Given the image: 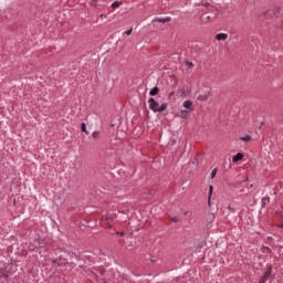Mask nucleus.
I'll return each mask as SVG.
<instances>
[{
  "mask_svg": "<svg viewBox=\"0 0 283 283\" xmlns=\"http://www.w3.org/2000/svg\"><path fill=\"white\" fill-rule=\"evenodd\" d=\"M270 251H271V249L264 248V253H269Z\"/></svg>",
  "mask_w": 283,
  "mask_h": 283,
  "instance_id": "nucleus-24",
  "label": "nucleus"
},
{
  "mask_svg": "<svg viewBox=\"0 0 283 283\" xmlns=\"http://www.w3.org/2000/svg\"><path fill=\"white\" fill-rule=\"evenodd\" d=\"M229 211H232V213L235 211L231 206H228Z\"/></svg>",
  "mask_w": 283,
  "mask_h": 283,
  "instance_id": "nucleus-22",
  "label": "nucleus"
},
{
  "mask_svg": "<svg viewBox=\"0 0 283 283\" xmlns=\"http://www.w3.org/2000/svg\"><path fill=\"white\" fill-rule=\"evenodd\" d=\"M120 6H123V2L120 1H115L112 3V8H120Z\"/></svg>",
  "mask_w": 283,
  "mask_h": 283,
  "instance_id": "nucleus-12",
  "label": "nucleus"
},
{
  "mask_svg": "<svg viewBox=\"0 0 283 283\" xmlns=\"http://www.w3.org/2000/svg\"><path fill=\"white\" fill-rule=\"evenodd\" d=\"M198 101H201V102L209 101V93L199 95Z\"/></svg>",
  "mask_w": 283,
  "mask_h": 283,
  "instance_id": "nucleus-8",
  "label": "nucleus"
},
{
  "mask_svg": "<svg viewBox=\"0 0 283 283\" xmlns=\"http://www.w3.org/2000/svg\"><path fill=\"white\" fill-rule=\"evenodd\" d=\"M170 220H171L172 222H178V217H172Z\"/></svg>",
  "mask_w": 283,
  "mask_h": 283,
  "instance_id": "nucleus-20",
  "label": "nucleus"
},
{
  "mask_svg": "<svg viewBox=\"0 0 283 283\" xmlns=\"http://www.w3.org/2000/svg\"><path fill=\"white\" fill-rule=\"evenodd\" d=\"M132 32H133V30H132V29H129V30L125 31L126 36H130Z\"/></svg>",
  "mask_w": 283,
  "mask_h": 283,
  "instance_id": "nucleus-17",
  "label": "nucleus"
},
{
  "mask_svg": "<svg viewBox=\"0 0 283 283\" xmlns=\"http://www.w3.org/2000/svg\"><path fill=\"white\" fill-rule=\"evenodd\" d=\"M93 1V3H96V0H92Z\"/></svg>",
  "mask_w": 283,
  "mask_h": 283,
  "instance_id": "nucleus-25",
  "label": "nucleus"
},
{
  "mask_svg": "<svg viewBox=\"0 0 283 283\" xmlns=\"http://www.w3.org/2000/svg\"><path fill=\"white\" fill-rule=\"evenodd\" d=\"M239 140H243V143H249V142H251V136L250 135H245L243 137H240Z\"/></svg>",
  "mask_w": 283,
  "mask_h": 283,
  "instance_id": "nucleus-11",
  "label": "nucleus"
},
{
  "mask_svg": "<svg viewBox=\"0 0 283 283\" xmlns=\"http://www.w3.org/2000/svg\"><path fill=\"white\" fill-rule=\"evenodd\" d=\"M8 277H10V274H8V272H6L4 270H0V279L8 280Z\"/></svg>",
  "mask_w": 283,
  "mask_h": 283,
  "instance_id": "nucleus-9",
  "label": "nucleus"
},
{
  "mask_svg": "<svg viewBox=\"0 0 283 283\" xmlns=\"http://www.w3.org/2000/svg\"><path fill=\"white\" fill-rule=\"evenodd\" d=\"M148 104H149V109H151L153 112H165V109H167V103H163L161 105L156 102V99H154V97H150L148 99Z\"/></svg>",
  "mask_w": 283,
  "mask_h": 283,
  "instance_id": "nucleus-1",
  "label": "nucleus"
},
{
  "mask_svg": "<svg viewBox=\"0 0 283 283\" xmlns=\"http://www.w3.org/2000/svg\"><path fill=\"white\" fill-rule=\"evenodd\" d=\"M218 174V168H214L211 172V178H216V175Z\"/></svg>",
  "mask_w": 283,
  "mask_h": 283,
  "instance_id": "nucleus-14",
  "label": "nucleus"
},
{
  "mask_svg": "<svg viewBox=\"0 0 283 283\" xmlns=\"http://www.w3.org/2000/svg\"><path fill=\"white\" fill-rule=\"evenodd\" d=\"M213 19H216V15H211L209 13H205L201 17V21H203V23H207V21H213Z\"/></svg>",
  "mask_w": 283,
  "mask_h": 283,
  "instance_id": "nucleus-2",
  "label": "nucleus"
},
{
  "mask_svg": "<svg viewBox=\"0 0 283 283\" xmlns=\"http://www.w3.org/2000/svg\"><path fill=\"white\" fill-rule=\"evenodd\" d=\"M156 23H169V21H171V18L166 17V18H155L153 20Z\"/></svg>",
  "mask_w": 283,
  "mask_h": 283,
  "instance_id": "nucleus-3",
  "label": "nucleus"
},
{
  "mask_svg": "<svg viewBox=\"0 0 283 283\" xmlns=\"http://www.w3.org/2000/svg\"><path fill=\"white\" fill-rule=\"evenodd\" d=\"M63 264H65V260L57 259L53 261V266H63Z\"/></svg>",
  "mask_w": 283,
  "mask_h": 283,
  "instance_id": "nucleus-7",
  "label": "nucleus"
},
{
  "mask_svg": "<svg viewBox=\"0 0 283 283\" xmlns=\"http://www.w3.org/2000/svg\"><path fill=\"white\" fill-rule=\"evenodd\" d=\"M188 115H189V111H187V109H181V111H179V112L177 113V116H178L179 118H187Z\"/></svg>",
  "mask_w": 283,
  "mask_h": 283,
  "instance_id": "nucleus-5",
  "label": "nucleus"
},
{
  "mask_svg": "<svg viewBox=\"0 0 283 283\" xmlns=\"http://www.w3.org/2000/svg\"><path fill=\"white\" fill-rule=\"evenodd\" d=\"M99 134H101V133H98V132L95 130V132H93L92 136H93L94 138H98Z\"/></svg>",
  "mask_w": 283,
  "mask_h": 283,
  "instance_id": "nucleus-16",
  "label": "nucleus"
},
{
  "mask_svg": "<svg viewBox=\"0 0 283 283\" xmlns=\"http://www.w3.org/2000/svg\"><path fill=\"white\" fill-rule=\"evenodd\" d=\"M217 36H227L226 33H218Z\"/></svg>",
  "mask_w": 283,
  "mask_h": 283,
  "instance_id": "nucleus-21",
  "label": "nucleus"
},
{
  "mask_svg": "<svg viewBox=\"0 0 283 283\" xmlns=\"http://www.w3.org/2000/svg\"><path fill=\"white\" fill-rule=\"evenodd\" d=\"M227 40V36H217V41H224Z\"/></svg>",
  "mask_w": 283,
  "mask_h": 283,
  "instance_id": "nucleus-18",
  "label": "nucleus"
},
{
  "mask_svg": "<svg viewBox=\"0 0 283 283\" xmlns=\"http://www.w3.org/2000/svg\"><path fill=\"white\" fill-rule=\"evenodd\" d=\"M184 107H185L186 109H189V112H193V102H191V101H185V102H184Z\"/></svg>",
  "mask_w": 283,
  "mask_h": 283,
  "instance_id": "nucleus-4",
  "label": "nucleus"
},
{
  "mask_svg": "<svg viewBox=\"0 0 283 283\" xmlns=\"http://www.w3.org/2000/svg\"><path fill=\"white\" fill-rule=\"evenodd\" d=\"M186 65H187L188 67H193V62H186Z\"/></svg>",
  "mask_w": 283,
  "mask_h": 283,
  "instance_id": "nucleus-19",
  "label": "nucleus"
},
{
  "mask_svg": "<svg viewBox=\"0 0 283 283\" xmlns=\"http://www.w3.org/2000/svg\"><path fill=\"white\" fill-rule=\"evenodd\" d=\"M213 195V186L209 187V201L211 200V196Z\"/></svg>",
  "mask_w": 283,
  "mask_h": 283,
  "instance_id": "nucleus-13",
  "label": "nucleus"
},
{
  "mask_svg": "<svg viewBox=\"0 0 283 283\" xmlns=\"http://www.w3.org/2000/svg\"><path fill=\"white\" fill-rule=\"evenodd\" d=\"M158 92H160V90L158 88V86H155L153 90H150L149 94H150V96H156V94H158Z\"/></svg>",
  "mask_w": 283,
  "mask_h": 283,
  "instance_id": "nucleus-10",
  "label": "nucleus"
},
{
  "mask_svg": "<svg viewBox=\"0 0 283 283\" xmlns=\"http://www.w3.org/2000/svg\"><path fill=\"white\" fill-rule=\"evenodd\" d=\"M244 158V155L242 153H238L233 158L232 163H238L239 160H242Z\"/></svg>",
  "mask_w": 283,
  "mask_h": 283,
  "instance_id": "nucleus-6",
  "label": "nucleus"
},
{
  "mask_svg": "<svg viewBox=\"0 0 283 283\" xmlns=\"http://www.w3.org/2000/svg\"><path fill=\"white\" fill-rule=\"evenodd\" d=\"M116 233H117V235H122V237L125 235V232L117 231Z\"/></svg>",
  "mask_w": 283,
  "mask_h": 283,
  "instance_id": "nucleus-23",
  "label": "nucleus"
},
{
  "mask_svg": "<svg viewBox=\"0 0 283 283\" xmlns=\"http://www.w3.org/2000/svg\"><path fill=\"white\" fill-rule=\"evenodd\" d=\"M82 132H84V134H87V127L85 126V123L82 124Z\"/></svg>",
  "mask_w": 283,
  "mask_h": 283,
  "instance_id": "nucleus-15",
  "label": "nucleus"
}]
</instances>
